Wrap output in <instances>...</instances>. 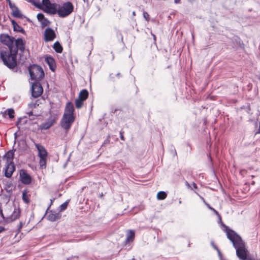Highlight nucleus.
Listing matches in <instances>:
<instances>
[{
	"mask_svg": "<svg viewBox=\"0 0 260 260\" xmlns=\"http://www.w3.org/2000/svg\"><path fill=\"white\" fill-rule=\"evenodd\" d=\"M151 35H152V36L153 37L154 40L155 41L156 40V36L154 34H153L152 33H151Z\"/></svg>",
	"mask_w": 260,
	"mask_h": 260,
	"instance_id": "obj_51",
	"label": "nucleus"
},
{
	"mask_svg": "<svg viewBox=\"0 0 260 260\" xmlns=\"http://www.w3.org/2000/svg\"><path fill=\"white\" fill-rule=\"evenodd\" d=\"M74 11V6L70 2L58 5V15L61 18H64L70 15Z\"/></svg>",
	"mask_w": 260,
	"mask_h": 260,
	"instance_id": "obj_5",
	"label": "nucleus"
},
{
	"mask_svg": "<svg viewBox=\"0 0 260 260\" xmlns=\"http://www.w3.org/2000/svg\"><path fill=\"white\" fill-rule=\"evenodd\" d=\"M8 3V4H9L10 2H11V0H6Z\"/></svg>",
	"mask_w": 260,
	"mask_h": 260,
	"instance_id": "obj_55",
	"label": "nucleus"
},
{
	"mask_svg": "<svg viewBox=\"0 0 260 260\" xmlns=\"http://www.w3.org/2000/svg\"><path fill=\"white\" fill-rule=\"evenodd\" d=\"M251 184L252 185H254L255 184V182L254 181H253L252 182H251Z\"/></svg>",
	"mask_w": 260,
	"mask_h": 260,
	"instance_id": "obj_54",
	"label": "nucleus"
},
{
	"mask_svg": "<svg viewBox=\"0 0 260 260\" xmlns=\"http://www.w3.org/2000/svg\"><path fill=\"white\" fill-rule=\"evenodd\" d=\"M193 186L194 188H197V185L196 183H193Z\"/></svg>",
	"mask_w": 260,
	"mask_h": 260,
	"instance_id": "obj_52",
	"label": "nucleus"
},
{
	"mask_svg": "<svg viewBox=\"0 0 260 260\" xmlns=\"http://www.w3.org/2000/svg\"><path fill=\"white\" fill-rule=\"evenodd\" d=\"M53 48L57 53H60L62 52V47L58 41H56L55 43H54L53 46Z\"/></svg>",
	"mask_w": 260,
	"mask_h": 260,
	"instance_id": "obj_24",
	"label": "nucleus"
},
{
	"mask_svg": "<svg viewBox=\"0 0 260 260\" xmlns=\"http://www.w3.org/2000/svg\"><path fill=\"white\" fill-rule=\"evenodd\" d=\"M57 117L55 115H50L46 121L40 125L41 129L46 130L51 127L56 121Z\"/></svg>",
	"mask_w": 260,
	"mask_h": 260,
	"instance_id": "obj_9",
	"label": "nucleus"
},
{
	"mask_svg": "<svg viewBox=\"0 0 260 260\" xmlns=\"http://www.w3.org/2000/svg\"><path fill=\"white\" fill-rule=\"evenodd\" d=\"M12 24L13 27V30L16 32H19L23 34H25V30L19 25L17 24V23L14 20H11Z\"/></svg>",
	"mask_w": 260,
	"mask_h": 260,
	"instance_id": "obj_18",
	"label": "nucleus"
},
{
	"mask_svg": "<svg viewBox=\"0 0 260 260\" xmlns=\"http://www.w3.org/2000/svg\"><path fill=\"white\" fill-rule=\"evenodd\" d=\"M84 101L78 98L75 101V105L77 108L79 109L81 108L83 105V102Z\"/></svg>",
	"mask_w": 260,
	"mask_h": 260,
	"instance_id": "obj_31",
	"label": "nucleus"
},
{
	"mask_svg": "<svg viewBox=\"0 0 260 260\" xmlns=\"http://www.w3.org/2000/svg\"><path fill=\"white\" fill-rule=\"evenodd\" d=\"M61 217V214L58 212L51 210L47 217V219L51 222H54Z\"/></svg>",
	"mask_w": 260,
	"mask_h": 260,
	"instance_id": "obj_15",
	"label": "nucleus"
},
{
	"mask_svg": "<svg viewBox=\"0 0 260 260\" xmlns=\"http://www.w3.org/2000/svg\"><path fill=\"white\" fill-rule=\"evenodd\" d=\"M51 3L49 0H42L41 4H37L36 3L34 2L33 4L35 6L37 7L41 8L42 10L43 9H45L47 8V7L51 4Z\"/></svg>",
	"mask_w": 260,
	"mask_h": 260,
	"instance_id": "obj_20",
	"label": "nucleus"
},
{
	"mask_svg": "<svg viewBox=\"0 0 260 260\" xmlns=\"http://www.w3.org/2000/svg\"><path fill=\"white\" fill-rule=\"evenodd\" d=\"M27 114L29 116H32L33 115L32 111H30L27 112Z\"/></svg>",
	"mask_w": 260,
	"mask_h": 260,
	"instance_id": "obj_45",
	"label": "nucleus"
},
{
	"mask_svg": "<svg viewBox=\"0 0 260 260\" xmlns=\"http://www.w3.org/2000/svg\"><path fill=\"white\" fill-rule=\"evenodd\" d=\"M31 90V96L34 98H37L41 95L43 91V89L41 83L38 81H36L32 84Z\"/></svg>",
	"mask_w": 260,
	"mask_h": 260,
	"instance_id": "obj_7",
	"label": "nucleus"
},
{
	"mask_svg": "<svg viewBox=\"0 0 260 260\" xmlns=\"http://www.w3.org/2000/svg\"><path fill=\"white\" fill-rule=\"evenodd\" d=\"M254 176H253V175H252V176H251V178H254Z\"/></svg>",
	"mask_w": 260,
	"mask_h": 260,
	"instance_id": "obj_60",
	"label": "nucleus"
},
{
	"mask_svg": "<svg viewBox=\"0 0 260 260\" xmlns=\"http://www.w3.org/2000/svg\"><path fill=\"white\" fill-rule=\"evenodd\" d=\"M39 165L40 168L45 169L46 167V158H40Z\"/></svg>",
	"mask_w": 260,
	"mask_h": 260,
	"instance_id": "obj_29",
	"label": "nucleus"
},
{
	"mask_svg": "<svg viewBox=\"0 0 260 260\" xmlns=\"http://www.w3.org/2000/svg\"><path fill=\"white\" fill-rule=\"evenodd\" d=\"M228 239L232 243L236 251V255L240 260H250L251 257L247 255L245 242L237 233L234 235L228 234Z\"/></svg>",
	"mask_w": 260,
	"mask_h": 260,
	"instance_id": "obj_2",
	"label": "nucleus"
},
{
	"mask_svg": "<svg viewBox=\"0 0 260 260\" xmlns=\"http://www.w3.org/2000/svg\"><path fill=\"white\" fill-rule=\"evenodd\" d=\"M186 185H189V183H188V182H187V181L186 182Z\"/></svg>",
	"mask_w": 260,
	"mask_h": 260,
	"instance_id": "obj_57",
	"label": "nucleus"
},
{
	"mask_svg": "<svg viewBox=\"0 0 260 260\" xmlns=\"http://www.w3.org/2000/svg\"><path fill=\"white\" fill-rule=\"evenodd\" d=\"M88 96V92L86 89H82L79 93L78 98L85 101Z\"/></svg>",
	"mask_w": 260,
	"mask_h": 260,
	"instance_id": "obj_23",
	"label": "nucleus"
},
{
	"mask_svg": "<svg viewBox=\"0 0 260 260\" xmlns=\"http://www.w3.org/2000/svg\"><path fill=\"white\" fill-rule=\"evenodd\" d=\"M28 72L31 80L36 81L44 77V72L42 67L37 64H32L28 68Z\"/></svg>",
	"mask_w": 260,
	"mask_h": 260,
	"instance_id": "obj_4",
	"label": "nucleus"
},
{
	"mask_svg": "<svg viewBox=\"0 0 260 260\" xmlns=\"http://www.w3.org/2000/svg\"><path fill=\"white\" fill-rule=\"evenodd\" d=\"M218 216V223H220V225L224 228L223 231L224 232L226 233V236L228 237V234H230V235H234V233H236V232L234 230L231 229L228 226L226 225L222 221L221 219V216L218 213V215H216Z\"/></svg>",
	"mask_w": 260,
	"mask_h": 260,
	"instance_id": "obj_13",
	"label": "nucleus"
},
{
	"mask_svg": "<svg viewBox=\"0 0 260 260\" xmlns=\"http://www.w3.org/2000/svg\"><path fill=\"white\" fill-rule=\"evenodd\" d=\"M14 136H15V138H16L17 137V133H15L14 134Z\"/></svg>",
	"mask_w": 260,
	"mask_h": 260,
	"instance_id": "obj_56",
	"label": "nucleus"
},
{
	"mask_svg": "<svg viewBox=\"0 0 260 260\" xmlns=\"http://www.w3.org/2000/svg\"><path fill=\"white\" fill-rule=\"evenodd\" d=\"M41 27L44 28L50 24V21L48 20L46 18H44L41 22Z\"/></svg>",
	"mask_w": 260,
	"mask_h": 260,
	"instance_id": "obj_30",
	"label": "nucleus"
},
{
	"mask_svg": "<svg viewBox=\"0 0 260 260\" xmlns=\"http://www.w3.org/2000/svg\"><path fill=\"white\" fill-rule=\"evenodd\" d=\"M19 179L21 183L25 185H29L32 182L31 176L24 169L19 171Z\"/></svg>",
	"mask_w": 260,
	"mask_h": 260,
	"instance_id": "obj_8",
	"label": "nucleus"
},
{
	"mask_svg": "<svg viewBox=\"0 0 260 260\" xmlns=\"http://www.w3.org/2000/svg\"><path fill=\"white\" fill-rule=\"evenodd\" d=\"M167 196V194L165 191H160L157 193V198L158 200H164L165 199H166Z\"/></svg>",
	"mask_w": 260,
	"mask_h": 260,
	"instance_id": "obj_27",
	"label": "nucleus"
},
{
	"mask_svg": "<svg viewBox=\"0 0 260 260\" xmlns=\"http://www.w3.org/2000/svg\"><path fill=\"white\" fill-rule=\"evenodd\" d=\"M54 198H53V199H51V200H50V202H50V204L49 205L48 207L47 208V210H46V212H45V214L47 213V211H48V209H49V208L51 207V205H52V203H53V201H54Z\"/></svg>",
	"mask_w": 260,
	"mask_h": 260,
	"instance_id": "obj_41",
	"label": "nucleus"
},
{
	"mask_svg": "<svg viewBox=\"0 0 260 260\" xmlns=\"http://www.w3.org/2000/svg\"><path fill=\"white\" fill-rule=\"evenodd\" d=\"M68 204H69L68 201H66V202H64L63 204H62L59 206L60 212L65 210L67 208Z\"/></svg>",
	"mask_w": 260,
	"mask_h": 260,
	"instance_id": "obj_32",
	"label": "nucleus"
},
{
	"mask_svg": "<svg viewBox=\"0 0 260 260\" xmlns=\"http://www.w3.org/2000/svg\"><path fill=\"white\" fill-rule=\"evenodd\" d=\"M211 245L212 246H213V247L214 248V249H215L216 251L218 250L219 249L217 247V246H216L214 242H211Z\"/></svg>",
	"mask_w": 260,
	"mask_h": 260,
	"instance_id": "obj_42",
	"label": "nucleus"
},
{
	"mask_svg": "<svg viewBox=\"0 0 260 260\" xmlns=\"http://www.w3.org/2000/svg\"><path fill=\"white\" fill-rule=\"evenodd\" d=\"M16 47L12 48L10 51H2L1 52V58L4 64L10 69H14L17 64V55L18 50H20V59L25 61L27 59V55L29 54V51L26 50L25 43L22 38L15 39Z\"/></svg>",
	"mask_w": 260,
	"mask_h": 260,
	"instance_id": "obj_1",
	"label": "nucleus"
},
{
	"mask_svg": "<svg viewBox=\"0 0 260 260\" xmlns=\"http://www.w3.org/2000/svg\"><path fill=\"white\" fill-rule=\"evenodd\" d=\"M109 142H110V140H109V138L108 137L106 140H105L104 142L101 146V147H103L106 144H108L109 143Z\"/></svg>",
	"mask_w": 260,
	"mask_h": 260,
	"instance_id": "obj_38",
	"label": "nucleus"
},
{
	"mask_svg": "<svg viewBox=\"0 0 260 260\" xmlns=\"http://www.w3.org/2000/svg\"><path fill=\"white\" fill-rule=\"evenodd\" d=\"M58 4L56 3H51L46 8L43 9V10L49 14H58Z\"/></svg>",
	"mask_w": 260,
	"mask_h": 260,
	"instance_id": "obj_12",
	"label": "nucleus"
},
{
	"mask_svg": "<svg viewBox=\"0 0 260 260\" xmlns=\"http://www.w3.org/2000/svg\"><path fill=\"white\" fill-rule=\"evenodd\" d=\"M260 133V122H259V128L258 129V131L257 132H256V134H259Z\"/></svg>",
	"mask_w": 260,
	"mask_h": 260,
	"instance_id": "obj_50",
	"label": "nucleus"
},
{
	"mask_svg": "<svg viewBox=\"0 0 260 260\" xmlns=\"http://www.w3.org/2000/svg\"><path fill=\"white\" fill-rule=\"evenodd\" d=\"M19 216H20L19 210L15 209L13 213L11 215V216H10L9 217L7 218L6 221L7 222L12 221L15 220L17 219V218H18Z\"/></svg>",
	"mask_w": 260,
	"mask_h": 260,
	"instance_id": "obj_19",
	"label": "nucleus"
},
{
	"mask_svg": "<svg viewBox=\"0 0 260 260\" xmlns=\"http://www.w3.org/2000/svg\"><path fill=\"white\" fill-rule=\"evenodd\" d=\"M56 37V33L52 28L50 27L46 28L44 34V40L46 42L53 41Z\"/></svg>",
	"mask_w": 260,
	"mask_h": 260,
	"instance_id": "obj_10",
	"label": "nucleus"
},
{
	"mask_svg": "<svg viewBox=\"0 0 260 260\" xmlns=\"http://www.w3.org/2000/svg\"><path fill=\"white\" fill-rule=\"evenodd\" d=\"M8 116L9 118L12 119L14 117V110L12 108L8 109L3 113V116L6 117Z\"/></svg>",
	"mask_w": 260,
	"mask_h": 260,
	"instance_id": "obj_21",
	"label": "nucleus"
},
{
	"mask_svg": "<svg viewBox=\"0 0 260 260\" xmlns=\"http://www.w3.org/2000/svg\"><path fill=\"white\" fill-rule=\"evenodd\" d=\"M174 3L176 4L180 3V0H174Z\"/></svg>",
	"mask_w": 260,
	"mask_h": 260,
	"instance_id": "obj_47",
	"label": "nucleus"
},
{
	"mask_svg": "<svg viewBox=\"0 0 260 260\" xmlns=\"http://www.w3.org/2000/svg\"><path fill=\"white\" fill-rule=\"evenodd\" d=\"M179 204H181V201H179Z\"/></svg>",
	"mask_w": 260,
	"mask_h": 260,
	"instance_id": "obj_61",
	"label": "nucleus"
},
{
	"mask_svg": "<svg viewBox=\"0 0 260 260\" xmlns=\"http://www.w3.org/2000/svg\"><path fill=\"white\" fill-rule=\"evenodd\" d=\"M123 132H120V139L122 140H124V136L123 135Z\"/></svg>",
	"mask_w": 260,
	"mask_h": 260,
	"instance_id": "obj_44",
	"label": "nucleus"
},
{
	"mask_svg": "<svg viewBox=\"0 0 260 260\" xmlns=\"http://www.w3.org/2000/svg\"><path fill=\"white\" fill-rule=\"evenodd\" d=\"M5 230V228L3 226H0V233L2 232Z\"/></svg>",
	"mask_w": 260,
	"mask_h": 260,
	"instance_id": "obj_46",
	"label": "nucleus"
},
{
	"mask_svg": "<svg viewBox=\"0 0 260 260\" xmlns=\"http://www.w3.org/2000/svg\"><path fill=\"white\" fill-rule=\"evenodd\" d=\"M171 152L173 156H177V152L175 149H173L171 150Z\"/></svg>",
	"mask_w": 260,
	"mask_h": 260,
	"instance_id": "obj_40",
	"label": "nucleus"
},
{
	"mask_svg": "<svg viewBox=\"0 0 260 260\" xmlns=\"http://www.w3.org/2000/svg\"><path fill=\"white\" fill-rule=\"evenodd\" d=\"M250 260H260V259H256L254 258L251 257L250 258Z\"/></svg>",
	"mask_w": 260,
	"mask_h": 260,
	"instance_id": "obj_53",
	"label": "nucleus"
},
{
	"mask_svg": "<svg viewBox=\"0 0 260 260\" xmlns=\"http://www.w3.org/2000/svg\"><path fill=\"white\" fill-rule=\"evenodd\" d=\"M22 198L24 202L26 204H28L30 202V200L29 198V196L27 194V190H24L22 192Z\"/></svg>",
	"mask_w": 260,
	"mask_h": 260,
	"instance_id": "obj_25",
	"label": "nucleus"
},
{
	"mask_svg": "<svg viewBox=\"0 0 260 260\" xmlns=\"http://www.w3.org/2000/svg\"><path fill=\"white\" fill-rule=\"evenodd\" d=\"M116 76H117V77H118V78H120V77H121V74H120V73H117V74H116Z\"/></svg>",
	"mask_w": 260,
	"mask_h": 260,
	"instance_id": "obj_49",
	"label": "nucleus"
},
{
	"mask_svg": "<svg viewBox=\"0 0 260 260\" xmlns=\"http://www.w3.org/2000/svg\"><path fill=\"white\" fill-rule=\"evenodd\" d=\"M37 17L38 21L40 22H41L44 18H45L44 15L41 13H38Z\"/></svg>",
	"mask_w": 260,
	"mask_h": 260,
	"instance_id": "obj_34",
	"label": "nucleus"
},
{
	"mask_svg": "<svg viewBox=\"0 0 260 260\" xmlns=\"http://www.w3.org/2000/svg\"><path fill=\"white\" fill-rule=\"evenodd\" d=\"M4 175L7 178L11 177L13 172L15 170V166L13 161L7 162L5 168H4Z\"/></svg>",
	"mask_w": 260,
	"mask_h": 260,
	"instance_id": "obj_11",
	"label": "nucleus"
},
{
	"mask_svg": "<svg viewBox=\"0 0 260 260\" xmlns=\"http://www.w3.org/2000/svg\"><path fill=\"white\" fill-rule=\"evenodd\" d=\"M143 15L145 20L148 21L149 20V15L148 13L146 12H144Z\"/></svg>",
	"mask_w": 260,
	"mask_h": 260,
	"instance_id": "obj_36",
	"label": "nucleus"
},
{
	"mask_svg": "<svg viewBox=\"0 0 260 260\" xmlns=\"http://www.w3.org/2000/svg\"><path fill=\"white\" fill-rule=\"evenodd\" d=\"M9 6L11 9H12L13 11L16 9L18 7L16 6V5L14 3H12V2H10L9 4Z\"/></svg>",
	"mask_w": 260,
	"mask_h": 260,
	"instance_id": "obj_35",
	"label": "nucleus"
},
{
	"mask_svg": "<svg viewBox=\"0 0 260 260\" xmlns=\"http://www.w3.org/2000/svg\"><path fill=\"white\" fill-rule=\"evenodd\" d=\"M15 151V149L9 150L5 154V156L7 158V162L13 161Z\"/></svg>",
	"mask_w": 260,
	"mask_h": 260,
	"instance_id": "obj_22",
	"label": "nucleus"
},
{
	"mask_svg": "<svg viewBox=\"0 0 260 260\" xmlns=\"http://www.w3.org/2000/svg\"><path fill=\"white\" fill-rule=\"evenodd\" d=\"M45 61L48 64L50 69L54 71L56 68L55 62L54 58L51 56H48L45 58Z\"/></svg>",
	"mask_w": 260,
	"mask_h": 260,
	"instance_id": "obj_16",
	"label": "nucleus"
},
{
	"mask_svg": "<svg viewBox=\"0 0 260 260\" xmlns=\"http://www.w3.org/2000/svg\"><path fill=\"white\" fill-rule=\"evenodd\" d=\"M21 120H22V118L20 117L18 118L17 121L16 122V126H18V124L19 123L21 122Z\"/></svg>",
	"mask_w": 260,
	"mask_h": 260,
	"instance_id": "obj_43",
	"label": "nucleus"
},
{
	"mask_svg": "<svg viewBox=\"0 0 260 260\" xmlns=\"http://www.w3.org/2000/svg\"><path fill=\"white\" fill-rule=\"evenodd\" d=\"M217 252H218V256L220 258V260H224L222 257V254L220 251L219 249H218V250H217Z\"/></svg>",
	"mask_w": 260,
	"mask_h": 260,
	"instance_id": "obj_39",
	"label": "nucleus"
},
{
	"mask_svg": "<svg viewBox=\"0 0 260 260\" xmlns=\"http://www.w3.org/2000/svg\"><path fill=\"white\" fill-rule=\"evenodd\" d=\"M133 15L134 16H135V15H136V14H135V12H133Z\"/></svg>",
	"mask_w": 260,
	"mask_h": 260,
	"instance_id": "obj_58",
	"label": "nucleus"
},
{
	"mask_svg": "<svg viewBox=\"0 0 260 260\" xmlns=\"http://www.w3.org/2000/svg\"><path fill=\"white\" fill-rule=\"evenodd\" d=\"M188 1L189 2L191 3V2H192V0H188Z\"/></svg>",
	"mask_w": 260,
	"mask_h": 260,
	"instance_id": "obj_59",
	"label": "nucleus"
},
{
	"mask_svg": "<svg viewBox=\"0 0 260 260\" xmlns=\"http://www.w3.org/2000/svg\"><path fill=\"white\" fill-rule=\"evenodd\" d=\"M74 108L71 102L66 104L64 112L61 119L60 125L66 131H68L75 121Z\"/></svg>",
	"mask_w": 260,
	"mask_h": 260,
	"instance_id": "obj_3",
	"label": "nucleus"
},
{
	"mask_svg": "<svg viewBox=\"0 0 260 260\" xmlns=\"http://www.w3.org/2000/svg\"><path fill=\"white\" fill-rule=\"evenodd\" d=\"M135 236V232L134 230H129L126 234V238L124 241V244L126 245L130 242L133 241L134 240Z\"/></svg>",
	"mask_w": 260,
	"mask_h": 260,
	"instance_id": "obj_17",
	"label": "nucleus"
},
{
	"mask_svg": "<svg viewBox=\"0 0 260 260\" xmlns=\"http://www.w3.org/2000/svg\"><path fill=\"white\" fill-rule=\"evenodd\" d=\"M14 41L15 38L10 36L8 34H3L0 35L1 42L8 47L9 51L11 50L12 48H13Z\"/></svg>",
	"mask_w": 260,
	"mask_h": 260,
	"instance_id": "obj_6",
	"label": "nucleus"
},
{
	"mask_svg": "<svg viewBox=\"0 0 260 260\" xmlns=\"http://www.w3.org/2000/svg\"><path fill=\"white\" fill-rule=\"evenodd\" d=\"M202 200H203L204 202L205 203L207 207L208 208V209L212 211L216 215H218V212L215 209L210 206V205L209 204L206 203L204 198H202Z\"/></svg>",
	"mask_w": 260,
	"mask_h": 260,
	"instance_id": "obj_33",
	"label": "nucleus"
},
{
	"mask_svg": "<svg viewBox=\"0 0 260 260\" xmlns=\"http://www.w3.org/2000/svg\"><path fill=\"white\" fill-rule=\"evenodd\" d=\"M78 258V256H72L71 257L68 258L67 260H76Z\"/></svg>",
	"mask_w": 260,
	"mask_h": 260,
	"instance_id": "obj_37",
	"label": "nucleus"
},
{
	"mask_svg": "<svg viewBox=\"0 0 260 260\" xmlns=\"http://www.w3.org/2000/svg\"><path fill=\"white\" fill-rule=\"evenodd\" d=\"M22 226V222H19V229H21Z\"/></svg>",
	"mask_w": 260,
	"mask_h": 260,
	"instance_id": "obj_48",
	"label": "nucleus"
},
{
	"mask_svg": "<svg viewBox=\"0 0 260 260\" xmlns=\"http://www.w3.org/2000/svg\"><path fill=\"white\" fill-rule=\"evenodd\" d=\"M39 105V100H37L35 102H32L28 104V108L30 109H33L36 108Z\"/></svg>",
	"mask_w": 260,
	"mask_h": 260,
	"instance_id": "obj_28",
	"label": "nucleus"
},
{
	"mask_svg": "<svg viewBox=\"0 0 260 260\" xmlns=\"http://www.w3.org/2000/svg\"><path fill=\"white\" fill-rule=\"evenodd\" d=\"M35 146L38 151L39 158H46L48 152L45 147L39 144H35Z\"/></svg>",
	"mask_w": 260,
	"mask_h": 260,
	"instance_id": "obj_14",
	"label": "nucleus"
},
{
	"mask_svg": "<svg viewBox=\"0 0 260 260\" xmlns=\"http://www.w3.org/2000/svg\"><path fill=\"white\" fill-rule=\"evenodd\" d=\"M12 14L14 17L16 18H21L22 17V15L18 8L15 10L13 11Z\"/></svg>",
	"mask_w": 260,
	"mask_h": 260,
	"instance_id": "obj_26",
	"label": "nucleus"
}]
</instances>
